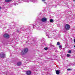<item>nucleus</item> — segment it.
<instances>
[{
	"instance_id": "f257e3e1",
	"label": "nucleus",
	"mask_w": 75,
	"mask_h": 75,
	"mask_svg": "<svg viewBox=\"0 0 75 75\" xmlns=\"http://www.w3.org/2000/svg\"><path fill=\"white\" fill-rule=\"evenodd\" d=\"M28 50L27 48H25L24 49V50H22L21 52L22 55H24L25 53L28 52Z\"/></svg>"
},
{
	"instance_id": "f03ea898",
	"label": "nucleus",
	"mask_w": 75,
	"mask_h": 75,
	"mask_svg": "<svg viewBox=\"0 0 75 75\" xmlns=\"http://www.w3.org/2000/svg\"><path fill=\"white\" fill-rule=\"evenodd\" d=\"M65 28L66 30H68L70 28V25L68 24H66L65 26Z\"/></svg>"
},
{
	"instance_id": "7ed1b4c3",
	"label": "nucleus",
	"mask_w": 75,
	"mask_h": 75,
	"mask_svg": "<svg viewBox=\"0 0 75 75\" xmlns=\"http://www.w3.org/2000/svg\"><path fill=\"white\" fill-rule=\"evenodd\" d=\"M0 57L1 58H5L6 56L5 55V54H4L3 52H1L0 54Z\"/></svg>"
},
{
	"instance_id": "20e7f679",
	"label": "nucleus",
	"mask_w": 75,
	"mask_h": 75,
	"mask_svg": "<svg viewBox=\"0 0 75 75\" xmlns=\"http://www.w3.org/2000/svg\"><path fill=\"white\" fill-rule=\"evenodd\" d=\"M4 36L5 38H8L9 37H10V35L6 33L4 34Z\"/></svg>"
},
{
	"instance_id": "39448f33",
	"label": "nucleus",
	"mask_w": 75,
	"mask_h": 75,
	"mask_svg": "<svg viewBox=\"0 0 75 75\" xmlns=\"http://www.w3.org/2000/svg\"><path fill=\"white\" fill-rule=\"evenodd\" d=\"M47 20V19L45 18H43L41 20V21L42 22H45Z\"/></svg>"
},
{
	"instance_id": "423d86ee",
	"label": "nucleus",
	"mask_w": 75,
	"mask_h": 75,
	"mask_svg": "<svg viewBox=\"0 0 75 75\" xmlns=\"http://www.w3.org/2000/svg\"><path fill=\"white\" fill-rule=\"evenodd\" d=\"M31 72L30 71H26V74L27 75H31Z\"/></svg>"
},
{
	"instance_id": "0eeeda50",
	"label": "nucleus",
	"mask_w": 75,
	"mask_h": 75,
	"mask_svg": "<svg viewBox=\"0 0 75 75\" xmlns=\"http://www.w3.org/2000/svg\"><path fill=\"white\" fill-rule=\"evenodd\" d=\"M60 70H57L56 71V74H57V75L59 74V73H60Z\"/></svg>"
},
{
	"instance_id": "6e6552de",
	"label": "nucleus",
	"mask_w": 75,
	"mask_h": 75,
	"mask_svg": "<svg viewBox=\"0 0 75 75\" xmlns=\"http://www.w3.org/2000/svg\"><path fill=\"white\" fill-rule=\"evenodd\" d=\"M25 30H30V27L28 26L27 28H24Z\"/></svg>"
},
{
	"instance_id": "1a4fd4ad",
	"label": "nucleus",
	"mask_w": 75,
	"mask_h": 75,
	"mask_svg": "<svg viewBox=\"0 0 75 75\" xmlns=\"http://www.w3.org/2000/svg\"><path fill=\"white\" fill-rule=\"evenodd\" d=\"M21 65V63L20 62H18L17 63V65L18 66H20Z\"/></svg>"
},
{
	"instance_id": "9d476101",
	"label": "nucleus",
	"mask_w": 75,
	"mask_h": 75,
	"mask_svg": "<svg viewBox=\"0 0 75 75\" xmlns=\"http://www.w3.org/2000/svg\"><path fill=\"white\" fill-rule=\"evenodd\" d=\"M12 0H5V2L6 3H8V2H10Z\"/></svg>"
},
{
	"instance_id": "9b49d317",
	"label": "nucleus",
	"mask_w": 75,
	"mask_h": 75,
	"mask_svg": "<svg viewBox=\"0 0 75 75\" xmlns=\"http://www.w3.org/2000/svg\"><path fill=\"white\" fill-rule=\"evenodd\" d=\"M46 36H48V38H49V37H50V35H49V33H46Z\"/></svg>"
},
{
	"instance_id": "f8f14e48",
	"label": "nucleus",
	"mask_w": 75,
	"mask_h": 75,
	"mask_svg": "<svg viewBox=\"0 0 75 75\" xmlns=\"http://www.w3.org/2000/svg\"><path fill=\"white\" fill-rule=\"evenodd\" d=\"M31 1L33 3H35L37 1V0H32Z\"/></svg>"
},
{
	"instance_id": "ddd939ff",
	"label": "nucleus",
	"mask_w": 75,
	"mask_h": 75,
	"mask_svg": "<svg viewBox=\"0 0 75 75\" xmlns=\"http://www.w3.org/2000/svg\"><path fill=\"white\" fill-rule=\"evenodd\" d=\"M24 2H25L26 1L27 3H28V2L30 1H29V0H24Z\"/></svg>"
},
{
	"instance_id": "4468645a",
	"label": "nucleus",
	"mask_w": 75,
	"mask_h": 75,
	"mask_svg": "<svg viewBox=\"0 0 75 75\" xmlns=\"http://www.w3.org/2000/svg\"><path fill=\"white\" fill-rule=\"evenodd\" d=\"M50 23H52V22H53V19H50Z\"/></svg>"
},
{
	"instance_id": "2eb2a0df",
	"label": "nucleus",
	"mask_w": 75,
	"mask_h": 75,
	"mask_svg": "<svg viewBox=\"0 0 75 75\" xmlns=\"http://www.w3.org/2000/svg\"><path fill=\"white\" fill-rule=\"evenodd\" d=\"M57 44L58 45H60V43H59V42H57Z\"/></svg>"
},
{
	"instance_id": "dca6fc26",
	"label": "nucleus",
	"mask_w": 75,
	"mask_h": 75,
	"mask_svg": "<svg viewBox=\"0 0 75 75\" xmlns=\"http://www.w3.org/2000/svg\"><path fill=\"white\" fill-rule=\"evenodd\" d=\"M44 49L45 50H48V48L47 47H45L44 48Z\"/></svg>"
},
{
	"instance_id": "f3484780",
	"label": "nucleus",
	"mask_w": 75,
	"mask_h": 75,
	"mask_svg": "<svg viewBox=\"0 0 75 75\" xmlns=\"http://www.w3.org/2000/svg\"><path fill=\"white\" fill-rule=\"evenodd\" d=\"M67 57H70V55L69 54H67Z\"/></svg>"
},
{
	"instance_id": "a211bd4d",
	"label": "nucleus",
	"mask_w": 75,
	"mask_h": 75,
	"mask_svg": "<svg viewBox=\"0 0 75 75\" xmlns=\"http://www.w3.org/2000/svg\"><path fill=\"white\" fill-rule=\"evenodd\" d=\"M68 53L69 54H71V50H69L68 52Z\"/></svg>"
},
{
	"instance_id": "6ab92c4d",
	"label": "nucleus",
	"mask_w": 75,
	"mask_h": 75,
	"mask_svg": "<svg viewBox=\"0 0 75 75\" xmlns=\"http://www.w3.org/2000/svg\"><path fill=\"white\" fill-rule=\"evenodd\" d=\"M33 28H35V25H33Z\"/></svg>"
},
{
	"instance_id": "aec40b11",
	"label": "nucleus",
	"mask_w": 75,
	"mask_h": 75,
	"mask_svg": "<svg viewBox=\"0 0 75 75\" xmlns=\"http://www.w3.org/2000/svg\"><path fill=\"white\" fill-rule=\"evenodd\" d=\"M16 32L17 33H20V31H18V30H17V31H16Z\"/></svg>"
},
{
	"instance_id": "412c9836",
	"label": "nucleus",
	"mask_w": 75,
	"mask_h": 75,
	"mask_svg": "<svg viewBox=\"0 0 75 75\" xmlns=\"http://www.w3.org/2000/svg\"><path fill=\"white\" fill-rule=\"evenodd\" d=\"M71 69H67L68 71H71Z\"/></svg>"
},
{
	"instance_id": "4be33fe9",
	"label": "nucleus",
	"mask_w": 75,
	"mask_h": 75,
	"mask_svg": "<svg viewBox=\"0 0 75 75\" xmlns=\"http://www.w3.org/2000/svg\"><path fill=\"white\" fill-rule=\"evenodd\" d=\"M51 38V35H49V38Z\"/></svg>"
},
{
	"instance_id": "5701e85b",
	"label": "nucleus",
	"mask_w": 75,
	"mask_h": 75,
	"mask_svg": "<svg viewBox=\"0 0 75 75\" xmlns=\"http://www.w3.org/2000/svg\"><path fill=\"white\" fill-rule=\"evenodd\" d=\"M61 47H62V46H61V45L59 46V48H61Z\"/></svg>"
},
{
	"instance_id": "b1692460",
	"label": "nucleus",
	"mask_w": 75,
	"mask_h": 75,
	"mask_svg": "<svg viewBox=\"0 0 75 75\" xmlns=\"http://www.w3.org/2000/svg\"><path fill=\"white\" fill-rule=\"evenodd\" d=\"M42 1L44 2V1H45V0H42Z\"/></svg>"
},
{
	"instance_id": "393cba45",
	"label": "nucleus",
	"mask_w": 75,
	"mask_h": 75,
	"mask_svg": "<svg viewBox=\"0 0 75 75\" xmlns=\"http://www.w3.org/2000/svg\"><path fill=\"white\" fill-rule=\"evenodd\" d=\"M73 65V64L72 63H71L70 64V65Z\"/></svg>"
},
{
	"instance_id": "a878e982",
	"label": "nucleus",
	"mask_w": 75,
	"mask_h": 75,
	"mask_svg": "<svg viewBox=\"0 0 75 75\" xmlns=\"http://www.w3.org/2000/svg\"><path fill=\"white\" fill-rule=\"evenodd\" d=\"M51 47H54V45H51Z\"/></svg>"
},
{
	"instance_id": "bb28decb",
	"label": "nucleus",
	"mask_w": 75,
	"mask_h": 75,
	"mask_svg": "<svg viewBox=\"0 0 75 75\" xmlns=\"http://www.w3.org/2000/svg\"><path fill=\"white\" fill-rule=\"evenodd\" d=\"M28 35H31V34H29Z\"/></svg>"
},
{
	"instance_id": "cd10ccee",
	"label": "nucleus",
	"mask_w": 75,
	"mask_h": 75,
	"mask_svg": "<svg viewBox=\"0 0 75 75\" xmlns=\"http://www.w3.org/2000/svg\"><path fill=\"white\" fill-rule=\"evenodd\" d=\"M44 3H45V4H46V2H45Z\"/></svg>"
},
{
	"instance_id": "c85d7f7f",
	"label": "nucleus",
	"mask_w": 75,
	"mask_h": 75,
	"mask_svg": "<svg viewBox=\"0 0 75 75\" xmlns=\"http://www.w3.org/2000/svg\"><path fill=\"white\" fill-rule=\"evenodd\" d=\"M73 1H75V0H73Z\"/></svg>"
},
{
	"instance_id": "c756f323",
	"label": "nucleus",
	"mask_w": 75,
	"mask_h": 75,
	"mask_svg": "<svg viewBox=\"0 0 75 75\" xmlns=\"http://www.w3.org/2000/svg\"><path fill=\"white\" fill-rule=\"evenodd\" d=\"M74 48H75V45L74 46Z\"/></svg>"
},
{
	"instance_id": "7c9ffc66",
	"label": "nucleus",
	"mask_w": 75,
	"mask_h": 75,
	"mask_svg": "<svg viewBox=\"0 0 75 75\" xmlns=\"http://www.w3.org/2000/svg\"><path fill=\"white\" fill-rule=\"evenodd\" d=\"M16 4H15V6H16Z\"/></svg>"
},
{
	"instance_id": "2f4dec72",
	"label": "nucleus",
	"mask_w": 75,
	"mask_h": 75,
	"mask_svg": "<svg viewBox=\"0 0 75 75\" xmlns=\"http://www.w3.org/2000/svg\"><path fill=\"white\" fill-rule=\"evenodd\" d=\"M58 25L59 27V25Z\"/></svg>"
},
{
	"instance_id": "473e14b6",
	"label": "nucleus",
	"mask_w": 75,
	"mask_h": 75,
	"mask_svg": "<svg viewBox=\"0 0 75 75\" xmlns=\"http://www.w3.org/2000/svg\"><path fill=\"white\" fill-rule=\"evenodd\" d=\"M24 28L23 27H22V28Z\"/></svg>"
},
{
	"instance_id": "72a5a7b5",
	"label": "nucleus",
	"mask_w": 75,
	"mask_h": 75,
	"mask_svg": "<svg viewBox=\"0 0 75 75\" xmlns=\"http://www.w3.org/2000/svg\"><path fill=\"white\" fill-rule=\"evenodd\" d=\"M42 41H43V40H42Z\"/></svg>"
},
{
	"instance_id": "f704fd0d",
	"label": "nucleus",
	"mask_w": 75,
	"mask_h": 75,
	"mask_svg": "<svg viewBox=\"0 0 75 75\" xmlns=\"http://www.w3.org/2000/svg\"><path fill=\"white\" fill-rule=\"evenodd\" d=\"M0 8H1V7H0Z\"/></svg>"
},
{
	"instance_id": "c9c22d12",
	"label": "nucleus",
	"mask_w": 75,
	"mask_h": 75,
	"mask_svg": "<svg viewBox=\"0 0 75 75\" xmlns=\"http://www.w3.org/2000/svg\"><path fill=\"white\" fill-rule=\"evenodd\" d=\"M58 26L59 27V25H58Z\"/></svg>"
}]
</instances>
